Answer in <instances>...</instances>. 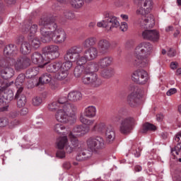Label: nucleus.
I'll return each mask as SVG.
<instances>
[{
	"instance_id": "1",
	"label": "nucleus",
	"mask_w": 181,
	"mask_h": 181,
	"mask_svg": "<svg viewBox=\"0 0 181 181\" xmlns=\"http://www.w3.org/2000/svg\"><path fill=\"white\" fill-rule=\"evenodd\" d=\"M40 28L41 40L43 43H49L54 40L55 43H63L67 39L66 32L62 29H57L56 17L46 16L42 18L38 23Z\"/></svg>"
},
{
	"instance_id": "2",
	"label": "nucleus",
	"mask_w": 181,
	"mask_h": 181,
	"mask_svg": "<svg viewBox=\"0 0 181 181\" xmlns=\"http://www.w3.org/2000/svg\"><path fill=\"white\" fill-rule=\"evenodd\" d=\"M134 66L146 67L149 64V56L153 52V45L149 42H143L135 48Z\"/></svg>"
},
{
	"instance_id": "3",
	"label": "nucleus",
	"mask_w": 181,
	"mask_h": 181,
	"mask_svg": "<svg viewBox=\"0 0 181 181\" xmlns=\"http://www.w3.org/2000/svg\"><path fill=\"white\" fill-rule=\"evenodd\" d=\"M140 26L142 29H146L141 34V37L144 40H149L153 42H158L160 37L159 32L156 30H149L155 26V18H153V15L150 14L143 18L140 23Z\"/></svg>"
},
{
	"instance_id": "4",
	"label": "nucleus",
	"mask_w": 181,
	"mask_h": 181,
	"mask_svg": "<svg viewBox=\"0 0 181 181\" xmlns=\"http://www.w3.org/2000/svg\"><path fill=\"white\" fill-rule=\"evenodd\" d=\"M98 70V66L97 64H90L86 66V70L85 71V74L81 78V81L85 86H88L92 87V88H98L103 86V80L94 71Z\"/></svg>"
},
{
	"instance_id": "5",
	"label": "nucleus",
	"mask_w": 181,
	"mask_h": 181,
	"mask_svg": "<svg viewBox=\"0 0 181 181\" xmlns=\"http://www.w3.org/2000/svg\"><path fill=\"white\" fill-rule=\"evenodd\" d=\"M81 53H83V46L75 45L69 48L64 56L65 60H68L64 63V70L69 71L73 67V62H76L80 57Z\"/></svg>"
},
{
	"instance_id": "6",
	"label": "nucleus",
	"mask_w": 181,
	"mask_h": 181,
	"mask_svg": "<svg viewBox=\"0 0 181 181\" xmlns=\"http://www.w3.org/2000/svg\"><path fill=\"white\" fill-rule=\"evenodd\" d=\"M79 121L81 122V124H83L84 125H86V127L83 125H77L75 127H74L73 133L74 135L76 136H80L81 135H86V134H88L90 132V127L91 125L94 124L95 120L94 119H88L86 118V117L83 116V115H80Z\"/></svg>"
},
{
	"instance_id": "7",
	"label": "nucleus",
	"mask_w": 181,
	"mask_h": 181,
	"mask_svg": "<svg viewBox=\"0 0 181 181\" xmlns=\"http://www.w3.org/2000/svg\"><path fill=\"white\" fill-rule=\"evenodd\" d=\"M88 149L93 152V153H98L100 151H103L105 148V143L104 139L101 136H91L86 141Z\"/></svg>"
},
{
	"instance_id": "8",
	"label": "nucleus",
	"mask_w": 181,
	"mask_h": 181,
	"mask_svg": "<svg viewBox=\"0 0 181 181\" xmlns=\"http://www.w3.org/2000/svg\"><path fill=\"white\" fill-rule=\"evenodd\" d=\"M132 93L127 97V103L130 107H136L141 103V88L136 86L130 87Z\"/></svg>"
},
{
	"instance_id": "9",
	"label": "nucleus",
	"mask_w": 181,
	"mask_h": 181,
	"mask_svg": "<svg viewBox=\"0 0 181 181\" xmlns=\"http://www.w3.org/2000/svg\"><path fill=\"white\" fill-rule=\"evenodd\" d=\"M136 122L134 117H126L122 119L120 122L119 131L123 135H128L131 134V131L134 129Z\"/></svg>"
},
{
	"instance_id": "10",
	"label": "nucleus",
	"mask_w": 181,
	"mask_h": 181,
	"mask_svg": "<svg viewBox=\"0 0 181 181\" xmlns=\"http://www.w3.org/2000/svg\"><path fill=\"white\" fill-rule=\"evenodd\" d=\"M59 46L49 45L42 49V53H44V59H47V63H50V60H54L57 59L60 54L59 53Z\"/></svg>"
},
{
	"instance_id": "11",
	"label": "nucleus",
	"mask_w": 181,
	"mask_h": 181,
	"mask_svg": "<svg viewBox=\"0 0 181 181\" xmlns=\"http://www.w3.org/2000/svg\"><path fill=\"white\" fill-rule=\"evenodd\" d=\"M11 61H4L1 64V76L4 80L12 78L15 76V70L11 67Z\"/></svg>"
},
{
	"instance_id": "12",
	"label": "nucleus",
	"mask_w": 181,
	"mask_h": 181,
	"mask_svg": "<svg viewBox=\"0 0 181 181\" xmlns=\"http://www.w3.org/2000/svg\"><path fill=\"white\" fill-rule=\"evenodd\" d=\"M132 78L137 84H146L149 80V76L145 70L138 69L133 73Z\"/></svg>"
},
{
	"instance_id": "13",
	"label": "nucleus",
	"mask_w": 181,
	"mask_h": 181,
	"mask_svg": "<svg viewBox=\"0 0 181 181\" xmlns=\"http://www.w3.org/2000/svg\"><path fill=\"white\" fill-rule=\"evenodd\" d=\"M30 64H31L30 58L26 56L20 57L15 62L14 67L16 71H21V70H25L28 69V67H30Z\"/></svg>"
},
{
	"instance_id": "14",
	"label": "nucleus",
	"mask_w": 181,
	"mask_h": 181,
	"mask_svg": "<svg viewBox=\"0 0 181 181\" xmlns=\"http://www.w3.org/2000/svg\"><path fill=\"white\" fill-rule=\"evenodd\" d=\"M15 97L12 90L4 89L0 93V105H3L5 103H11Z\"/></svg>"
},
{
	"instance_id": "15",
	"label": "nucleus",
	"mask_w": 181,
	"mask_h": 181,
	"mask_svg": "<svg viewBox=\"0 0 181 181\" xmlns=\"http://www.w3.org/2000/svg\"><path fill=\"white\" fill-rule=\"evenodd\" d=\"M105 23L107 30L108 32L112 30L114 28L119 27V22L118 21V18L114 16H110V14H106L105 17Z\"/></svg>"
},
{
	"instance_id": "16",
	"label": "nucleus",
	"mask_w": 181,
	"mask_h": 181,
	"mask_svg": "<svg viewBox=\"0 0 181 181\" xmlns=\"http://www.w3.org/2000/svg\"><path fill=\"white\" fill-rule=\"evenodd\" d=\"M14 100L17 101V107L18 108H23L26 105L27 99L26 95L23 94V87H20L16 92V95L14 96Z\"/></svg>"
},
{
	"instance_id": "17",
	"label": "nucleus",
	"mask_w": 181,
	"mask_h": 181,
	"mask_svg": "<svg viewBox=\"0 0 181 181\" xmlns=\"http://www.w3.org/2000/svg\"><path fill=\"white\" fill-rule=\"evenodd\" d=\"M31 60L34 64H39L41 69H43L48 64L47 59L45 58L44 53L42 55L39 52H35L31 56Z\"/></svg>"
},
{
	"instance_id": "18",
	"label": "nucleus",
	"mask_w": 181,
	"mask_h": 181,
	"mask_svg": "<svg viewBox=\"0 0 181 181\" xmlns=\"http://www.w3.org/2000/svg\"><path fill=\"white\" fill-rule=\"evenodd\" d=\"M111 49V42L106 39H101L98 42V50L101 54H107Z\"/></svg>"
},
{
	"instance_id": "19",
	"label": "nucleus",
	"mask_w": 181,
	"mask_h": 181,
	"mask_svg": "<svg viewBox=\"0 0 181 181\" xmlns=\"http://www.w3.org/2000/svg\"><path fill=\"white\" fill-rule=\"evenodd\" d=\"M105 132L106 143L109 145H111V144H114V141H115V130H114L112 126L107 125Z\"/></svg>"
},
{
	"instance_id": "20",
	"label": "nucleus",
	"mask_w": 181,
	"mask_h": 181,
	"mask_svg": "<svg viewBox=\"0 0 181 181\" xmlns=\"http://www.w3.org/2000/svg\"><path fill=\"white\" fill-rule=\"evenodd\" d=\"M55 118L59 122L66 123L69 122V120L71 117L64 110V109H60L56 112Z\"/></svg>"
},
{
	"instance_id": "21",
	"label": "nucleus",
	"mask_w": 181,
	"mask_h": 181,
	"mask_svg": "<svg viewBox=\"0 0 181 181\" xmlns=\"http://www.w3.org/2000/svg\"><path fill=\"white\" fill-rule=\"evenodd\" d=\"M114 59L111 56H105L100 58L98 62V66L100 69H107L112 64Z\"/></svg>"
},
{
	"instance_id": "22",
	"label": "nucleus",
	"mask_w": 181,
	"mask_h": 181,
	"mask_svg": "<svg viewBox=\"0 0 181 181\" xmlns=\"http://www.w3.org/2000/svg\"><path fill=\"white\" fill-rule=\"evenodd\" d=\"M62 110L71 118V117H74L76 112H77V106L73 103H68L62 106Z\"/></svg>"
},
{
	"instance_id": "23",
	"label": "nucleus",
	"mask_w": 181,
	"mask_h": 181,
	"mask_svg": "<svg viewBox=\"0 0 181 181\" xmlns=\"http://www.w3.org/2000/svg\"><path fill=\"white\" fill-rule=\"evenodd\" d=\"M84 54L88 60H94V59H97L98 56V49L95 47H91L85 50Z\"/></svg>"
},
{
	"instance_id": "24",
	"label": "nucleus",
	"mask_w": 181,
	"mask_h": 181,
	"mask_svg": "<svg viewBox=\"0 0 181 181\" xmlns=\"http://www.w3.org/2000/svg\"><path fill=\"white\" fill-rule=\"evenodd\" d=\"M135 4L139 5V6H143L147 8V12H151L152 8H153V2L152 0H134Z\"/></svg>"
},
{
	"instance_id": "25",
	"label": "nucleus",
	"mask_w": 181,
	"mask_h": 181,
	"mask_svg": "<svg viewBox=\"0 0 181 181\" xmlns=\"http://www.w3.org/2000/svg\"><path fill=\"white\" fill-rule=\"evenodd\" d=\"M87 57H86V54H83V57H80L79 54V57L76 59V64L77 66H82V67L85 68V71L87 70V67L90 66V64H97L95 62H89L87 63Z\"/></svg>"
},
{
	"instance_id": "26",
	"label": "nucleus",
	"mask_w": 181,
	"mask_h": 181,
	"mask_svg": "<svg viewBox=\"0 0 181 181\" xmlns=\"http://www.w3.org/2000/svg\"><path fill=\"white\" fill-rule=\"evenodd\" d=\"M18 53V48L15 45L10 44L5 47L4 50V56H15Z\"/></svg>"
},
{
	"instance_id": "27",
	"label": "nucleus",
	"mask_w": 181,
	"mask_h": 181,
	"mask_svg": "<svg viewBox=\"0 0 181 181\" xmlns=\"http://www.w3.org/2000/svg\"><path fill=\"white\" fill-rule=\"evenodd\" d=\"M107 127L105 123L100 122L96 123L91 129L92 132H96V134H103V132H105L107 129Z\"/></svg>"
},
{
	"instance_id": "28",
	"label": "nucleus",
	"mask_w": 181,
	"mask_h": 181,
	"mask_svg": "<svg viewBox=\"0 0 181 181\" xmlns=\"http://www.w3.org/2000/svg\"><path fill=\"white\" fill-rule=\"evenodd\" d=\"M82 95L78 91H71L68 94V100L71 103H77L81 100Z\"/></svg>"
},
{
	"instance_id": "29",
	"label": "nucleus",
	"mask_w": 181,
	"mask_h": 181,
	"mask_svg": "<svg viewBox=\"0 0 181 181\" xmlns=\"http://www.w3.org/2000/svg\"><path fill=\"white\" fill-rule=\"evenodd\" d=\"M96 44L97 37H90L83 42L82 45L84 49H88V47H91V46H95Z\"/></svg>"
},
{
	"instance_id": "30",
	"label": "nucleus",
	"mask_w": 181,
	"mask_h": 181,
	"mask_svg": "<svg viewBox=\"0 0 181 181\" xmlns=\"http://www.w3.org/2000/svg\"><path fill=\"white\" fill-rule=\"evenodd\" d=\"M28 42L33 49H39L40 47V40L35 36L28 35Z\"/></svg>"
},
{
	"instance_id": "31",
	"label": "nucleus",
	"mask_w": 181,
	"mask_h": 181,
	"mask_svg": "<svg viewBox=\"0 0 181 181\" xmlns=\"http://www.w3.org/2000/svg\"><path fill=\"white\" fill-rule=\"evenodd\" d=\"M87 4H90V2H93V0H85ZM71 6L72 8H75V9H80V8L83 7L84 5V0H71L70 1Z\"/></svg>"
},
{
	"instance_id": "32",
	"label": "nucleus",
	"mask_w": 181,
	"mask_h": 181,
	"mask_svg": "<svg viewBox=\"0 0 181 181\" xmlns=\"http://www.w3.org/2000/svg\"><path fill=\"white\" fill-rule=\"evenodd\" d=\"M104 69L101 71V76L103 78H111L115 74L114 69L111 67L103 68Z\"/></svg>"
},
{
	"instance_id": "33",
	"label": "nucleus",
	"mask_w": 181,
	"mask_h": 181,
	"mask_svg": "<svg viewBox=\"0 0 181 181\" xmlns=\"http://www.w3.org/2000/svg\"><path fill=\"white\" fill-rule=\"evenodd\" d=\"M69 77V71L67 70H60L57 74L55 75V78L57 80H66V81H70V79L67 78Z\"/></svg>"
},
{
	"instance_id": "34",
	"label": "nucleus",
	"mask_w": 181,
	"mask_h": 181,
	"mask_svg": "<svg viewBox=\"0 0 181 181\" xmlns=\"http://www.w3.org/2000/svg\"><path fill=\"white\" fill-rule=\"evenodd\" d=\"M20 52L22 54H29L30 52H32V47L30 46V43L28 42H23L21 44Z\"/></svg>"
},
{
	"instance_id": "35",
	"label": "nucleus",
	"mask_w": 181,
	"mask_h": 181,
	"mask_svg": "<svg viewBox=\"0 0 181 181\" xmlns=\"http://www.w3.org/2000/svg\"><path fill=\"white\" fill-rule=\"evenodd\" d=\"M90 158V154H88V151L87 150H82L81 152H79L76 157V160L78 162H81L83 160H87Z\"/></svg>"
},
{
	"instance_id": "36",
	"label": "nucleus",
	"mask_w": 181,
	"mask_h": 181,
	"mask_svg": "<svg viewBox=\"0 0 181 181\" xmlns=\"http://www.w3.org/2000/svg\"><path fill=\"white\" fill-rule=\"evenodd\" d=\"M83 74H86V68L83 66H76L74 71V75L77 78H80L83 76Z\"/></svg>"
},
{
	"instance_id": "37",
	"label": "nucleus",
	"mask_w": 181,
	"mask_h": 181,
	"mask_svg": "<svg viewBox=\"0 0 181 181\" xmlns=\"http://www.w3.org/2000/svg\"><path fill=\"white\" fill-rule=\"evenodd\" d=\"M148 131H156V126L149 122H146L144 124H143L141 132V134H146Z\"/></svg>"
},
{
	"instance_id": "38",
	"label": "nucleus",
	"mask_w": 181,
	"mask_h": 181,
	"mask_svg": "<svg viewBox=\"0 0 181 181\" xmlns=\"http://www.w3.org/2000/svg\"><path fill=\"white\" fill-rule=\"evenodd\" d=\"M69 144L67 136H61L58 139L57 147L58 149H63Z\"/></svg>"
},
{
	"instance_id": "39",
	"label": "nucleus",
	"mask_w": 181,
	"mask_h": 181,
	"mask_svg": "<svg viewBox=\"0 0 181 181\" xmlns=\"http://www.w3.org/2000/svg\"><path fill=\"white\" fill-rule=\"evenodd\" d=\"M97 112V110H95V107L89 106L85 110V117L88 118H93Z\"/></svg>"
},
{
	"instance_id": "40",
	"label": "nucleus",
	"mask_w": 181,
	"mask_h": 181,
	"mask_svg": "<svg viewBox=\"0 0 181 181\" xmlns=\"http://www.w3.org/2000/svg\"><path fill=\"white\" fill-rule=\"evenodd\" d=\"M52 81V75L50 74H44L40 77L39 84H49Z\"/></svg>"
},
{
	"instance_id": "41",
	"label": "nucleus",
	"mask_w": 181,
	"mask_h": 181,
	"mask_svg": "<svg viewBox=\"0 0 181 181\" xmlns=\"http://www.w3.org/2000/svg\"><path fill=\"white\" fill-rule=\"evenodd\" d=\"M25 74H21L18 76L15 83L17 88H21V87H22V84L25 83Z\"/></svg>"
},
{
	"instance_id": "42",
	"label": "nucleus",
	"mask_w": 181,
	"mask_h": 181,
	"mask_svg": "<svg viewBox=\"0 0 181 181\" xmlns=\"http://www.w3.org/2000/svg\"><path fill=\"white\" fill-rule=\"evenodd\" d=\"M64 16L66 19H69V21H73V19L76 18V14L70 10H65L64 11Z\"/></svg>"
},
{
	"instance_id": "43",
	"label": "nucleus",
	"mask_w": 181,
	"mask_h": 181,
	"mask_svg": "<svg viewBox=\"0 0 181 181\" xmlns=\"http://www.w3.org/2000/svg\"><path fill=\"white\" fill-rule=\"evenodd\" d=\"M64 129H66V127H64V125H63L62 124H56L54 126V131L57 134H62V132H63V131H64Z\"/></svg>"
},
{
	"instance_id": "44",
	"label": "nucleus",
	"mask_w": 181,
	"mask_h": 181,
	"mask_svg": "<svg viewBox=\"0 0 181 181\" xmlns=\"http://www.w3.org/2000/svg\"><path fill=\"white\" fill-rule=\"evenodd\" d=\"M43 103V100L40 96H35L32 100V104L34 107H39Z\"/></svg>"
},
{
	"instance_id": "45",
	"label": "nucleus",
	"mask_w": 181,
	"mask_h": 181,
	"mask_svg": "<svg viewBox=\"0 0 181 181\" xmlns=\"http://www.w3.org/2000/svg\"><path fill=\"white\" fill-rule=\"evenodd\" d=\"M69 136V138H72L71 141L74 148H78V139L76 138V136L73 133H70Z\"/></svg>"
},
{
	"instance_id": "46",
	"label": "nucleus",
	"mask_w": 181,
	"mask_h": 181,
	"mask_svg": "<svg viewBox=\"0 0 181 181\" xmlns=\"http://www.w3.org/2000/svg\"><path fill=\"white\" fill-rule=\"evenodd\" d=\"M60 103L58 102H54L48 105V110L49 111H56V110H59L60 108Z\"/></svg>"
},
{
	"instance_id": "47",
	"label": "nucleus",
	"mask_w": 181,
	"mask_h": 181,
	"mask_svg": "<svg viewBox=\"0 0 181 181\" xmlns=\"http://www.w3.org/2000/svg\"><path fill=\"white\" fill-rule=\"evenodd\" d=\"M151 11H148V8H143L142 7L139 8L136 11V15H141V16H146Z\"/></svg>"
},
{
	"instance_id": "48",
	"label": "nucleus",
	"mask_w": 181,
	"mask_h": 181,
	"mask_svg": "<svg viewBox=\"0 0 181 181\" xmlns=\"http://www.w3.org/2000/svg\"><path fill=\"white\" fill-rule=\"evenodd\" d=\"M52 64L54 66V73H56V72L60 71L62 70V66H63V62L59 61V62L52 63Z\"/></svg>"
},
{
	"instance_id": "49",
	"label": "nucleus",
	"mask_w": 181,
	"mask_h": 181,
	"mask_svg": "<svg viewBox=\"0 0 181 181\" xmlns=\"http://www.w3.org/2000/svg\"><path fill=\"white\" fill-rule=\"evenodd\" d=\"M180 151H181V143H178L176 145V146H175L174 148H173L171 149V153H172V155H175V154L178 156Z\"/></svg>"
},
{
	"instance_id": "50",
	"label": "nucleus",
	"mask_w": 181,
	"mask_h": 181,
	"mask_svg": "<svg viewBox=\"0 0 181 181\" xmlns=\"http://www.w3.org/2000/svg\"><path fill=\"white\" fill-rule=\"evenodd\" d=\"M9 124V120L6 117L0 118V128H5Z\"/></svg>"
},
{
	"instance_id": "51",
	"label": "nucleus",
	"mask_w": 181,
	"mask_h": 181,
	"mask_svg": "<svg viewBox=\"0 0 181 181\" xmlns=\"http://www.w3.org/2000/svg\"><path fill=\"white\" fill-rule=\"evenodd\" d=\"M36 32H37V25L33 24L30 28V34L28 36L35 37Z\"/></svg>"
},
{
	"instance_id": "52",
	"label": "nucleus",
	"mask_w": 181,
	"mask_h": 181,
	"mask_svg": "<svg viewBox=\"0 0 181 181\" xmlns=\"http://www.w3.org/2000/svg\"><path fill=\"white\" fill-rule=\"evenodd\" d=\"M28 73L30 74V77H35V76H37L39 71L37 68H31L28 70Z\"/></svg>"
},
{
	"instance_id": "53",
	"label": "nucleus",
	"mask_w": 181,
	"mask_h": 181,
	"mask_svg": "<svg viewBox=\"0 0 181 181\" xmlns=\"http://www.w3.org/2000/svg\"><path fill=\"white\" fill-rule=\"evenodd\" d=\"M58 103L59 105L62 107H63V105H64V104H69V103H67V98L66 96L60 97L58 100Z\"/></svg>"
},
{
	"instance_id": "54",
	"label": "nucleus",
	"mask_w": 181,
	"mask_h": 181,
	"mask_svg": "<svg viewBox=\"0 0 181 181\" xmlns=\"http://www.w3.org/2000/svg\"><path fill=\"white\" fill-rule=\"evenodd\" d=\"M49 63L50 62H48L47 64H46V66H45L44 67H45L47 71H48L49 73H55L53 63L52 64H49Z\"/></svg>"
},
{
	"instance_id": "55",
	"label": "nucleus",
	"mask_w": 181,
	"mask_h": 181,
	"mask_svg": "<svg viewBox=\"0 0 181 181\" xmlns=\"http://www.w3.org/2000/svg\"><path fill=\"white\" fill-rule=\"evenodd\" d=\"M57 158H59V159H63V158H66V153L62 149L57 151Z\"/></svg>"
},
{
	"instance_id": "56",
	"label": "nucleus",
	"mask_w": 181,
	"mask_h": 181,
	"mask_svg": "<svg viewBox=\"0 0 181 181\" xmlns=\"http://www.w3.org/2000/svg\"><path fill=\"white\" fill-rule=\"evenodd\" d=\"M119 29L120 30H122V32H127L128 29V25L127 24V23H122L121 25L119 26Z\"/></svg>"
},
{
	"instance_id": "57",
	"label": "nucleus",
	"mask_w": 181,
	"mask_h": 181,
	"mask_svg": "<svg viewBox=\"0 0 181 181\" xmlns=\"http://www.w3.org/2000/svg\"><path fill=\"white\" fill-rule=\"evenodd\" d=\"M97 26L98 28H105L107 29V23L105 22V18L103 21L98 22Z\"/></svg>"
},
{
	"instance_id": "58",
	"label": "nucleus",
	"mask_w": 181,
	"mask_h": 181,
	"mask_svg": "<svg viewBox=\"0 0 181 181\" xmlns=\"http://www.w3.org/2000/svg\"><path fill=\"white\" fill-rule=\"evenodd\" d=\"M177 93V90L176 88H170L167 91V95H173V94H176Z\"/></svg>"
},
{
	"instance_id": "59",
	"label": "nucleus",
	"mask_w": 181,
	"mask_h": 181,
	"mask_svg": "<svg viewBox=\"0 0 181 181\" xmlns=\"http://www.w3.org/2000/svg\"><path fill=\"white\" fill-rule=\"evenodd\" d=\"M25 41V37L23 35H20L17 37L16 40V43L18 45H21V43H23V42Z\"/></svg>"
},
{
	"instance_id": "60",
	"label": "nucleus",
	"mask_w": 181,
	"mask_h": 181,
	"mask_svg": "<svg viewBox=\"0 0 181 181\" xmlns=\"http://www.w3.org/2000/svg\"><path fill=\"white\" fill-rule=\"evenodd\" d=\"M16 125H19V120L14 119L11 122L9 127L10 128H13L14 127H16Z\"/></svg>"
},
{
	"instance_id": "61",
	"label": "nucleus",
	"mask_w": 181,
	"mask_h": 181,
	"mask_svg": "<svg viewBox=\"0 0 181 181\" xmlns=\"http://www.w3.org/2000/svg\"><path fill=\"white\" fill-rule=\"evenodd\" d=\"M168 56H169L170 57H173L176 56V51L175 49H172V48H170L169 49V51L168 52Z\"/></svg>"
},
{
	"instance_id": "62",
	"label": "nucleus",
	"mask_w": 181,
	"mask_h": 181,
	"mask_svg": "<svg viewBox=\"0 0 181 181\" xmlns=\"http://www.w3.org/2000/svg\"><path fill=\"white\" fill-rule=\"evenodd\" d=\"M64 148L67 153H71L73 152V147L66 144V146Z\"/></svg>"
},
{
	"instance_id": "63",
	"label": "nucleus",
	"mask_w": 181,
	"mask_h": 181,
	"mask_svg": "<svg viewBox=\"0 0 181 181\" xmlns=\"http://www.w3.org/2000/svg\"><path fill=\"white\" fill-rule=\"evenodd\" d=\"M29 112V110H28V108L26 107H23V109H21V115H26V114H28Z\"/></svg>"
},
{
	"instance_id": "64",
	"label": "nucleus",
	"mask_w": 181,
	"mask_h": 181,
	"mask_svg": "<svg viewBox=\"0 0 181 181\" xmlns=\"http://www.w3.org/2000/svg\"><path fill=\"white\" fill-rule=\"evenodd\" d=\"M60 88V84H59L58 83H54L52 85H51V88L52 90H57V88Z\"/></svg>"
}]
</instances>
